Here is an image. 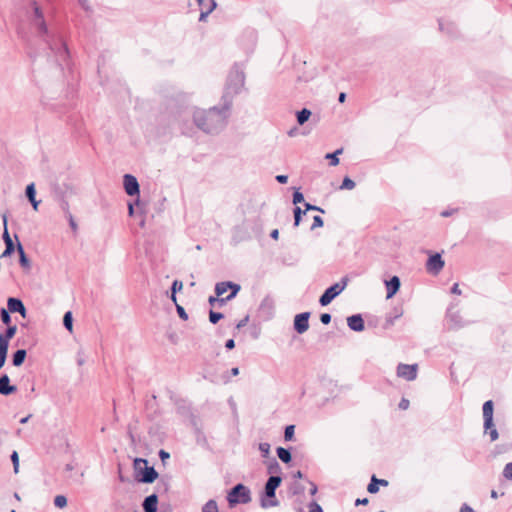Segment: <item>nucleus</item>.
I'll list each match as a JSON object with an SVG mask.
<instances>
[{
  "instance_id": "1",
  "label": "nucleus",
  "mask_w": 512,
  "mask_h": 512,
  "mask_svg": "<svg viewBox=\"0 0 512 512\" xmlns=\"http://www.w3.org/2000/svg\"><path fill=\"white\" fill-rule=\"evenodd\" d=\"M232 107L220 101L219 106L194 109V124L206 134L218 135L228 125Z\"/></svg>"
},
{
  "instance_id": "2",
  "label": "nucleus",
  "mask_w": 512,
  "mask_h": 512,
  "mask_svg": "<svg viewBox=\"0 0 512 512\" xmlns=\"http://www.w3.org/2000/svg\"><path fill=\"white\" fill-rule=\"evenodd\" d=\"M32 5L34 10V18L32 23L37 29L39 36L48 45L50 50L55 53L57 60L60 62H65L69 57V51L65 42L61 36L51 33L48 30L44 20L43 12L37 3L34 1Z\"/></svg>"
},
{
  "instance_id": "3",
  "label": "nucleus",
  "mask_w": 512,
  "mask_h": 512,
  "mask_svg": "<svg viewBox=\"0 0 512 512\" xmlns=\"http://www.w3.org/2000/svg\"><path fill=\"white\" fill-rule=\"evenodd\" d=\"M244 87V68L242 65L235 63L227 75L220 101L233 107L234 98L243 91Z\"/></svg>"
},
{
  "instance_id": "4",
  "label": "nucleus",
  "mask_w": 512,
  "mask_h": 512,
  "mask_svg": "<svg viewBox=\"0 0 512 512\" xmlns=\"http://www.w3.org/2000/svg\"><path fill=\"white\" fill-rule=\"evenodd\" d=\"M282 478L278 475H271L264 488V496L261 498V507L270 508L277 507L279 501L276 499V489L280 486Z\"/></svg>"
},
{
  "instance_id": "5",
  "label": "nucleus",
  "mask_w": 512,
  "mask_h": 512,
  "mask_svg": "<svg viewBox=\"0 0 512 512\" xmlns=\"http://www.w3.org/2000/svg\"><path fill=\"white\" fill-rule=\"evenodd\" d=\"M134 469L137 472V478L142 483H153L158 473L154 467L148 466V461L142 458H136L134 460Z\"/></svg>"
},
{
  "instance_id": "6",
  "label": "nucleus",
  "mask_w": 512,
  "mask_h": 512,
  "mask_svg": "<svg viewBox=\"0 0 512 512\" xmlns=\"http://www.w3.org/2000/svg\"><path fill=\"white\" fill-rule=\"evenodd\" d=\"M227 501L231 507L239 503L247 504L251 501V492L248 487L239 483L229 491Z\"/></svg>"
},
{
  "instance_id": "7",
  "label": "nucleus",
  "mask_w": 512,
  "mask_h": 512,
  "mask_svg": "<svg viewBox=\"0 0 512 512\" xmlns=\"http://www.w3.org/2000/svg\"><path fill=\"white\" fill-rule=\"evenodd\" d=\"M348 284V278L343 277L340 282H337L327 288L324 293L319 298V303L321 306H327L330 304L342 291L346 288Z\"/></svg>"
},
{
  "instance_id": "8",
  "label": "nucleus",
  "mask_w": 512,
  "mask_h": 512,
  "mask_svg": "<svg viewBox=\"0 0 512 512\" xmlns=\"http://www.w3.org/2000/svg\"><path fill=\"white\" fill-rule=\"evenodd\" d=\"M418 364H403L397 366V376L405 379L406 381H413L417 378Z\"/></svg>"
},
{
  "instance_id": "9",
  "label": "nucleus",
  "mask_w": 512,
  "mask_h": 512,
  "mask_svg": "<svg viewBox=\"0 0 512 512\" xmlns=\"http://www.w3.org/2000/svg\"><path fill=\"white\" fill-rule=\"evenodd\" d=\"M228 289H231V293L228 295V299H233L239 292L240 285L230 281L219 282L215 286L216 296H222L228 291Z\"/></svg>"
},
{
  "instance_id": "10",
  "label": "nucleus",
  "mask_w": 512,
  "mask_h": 512,
  "mask_svg": "<svg viewBox=\"0 0 512 512\" xmlns=\"http://www.w3.org/2000/svg\"><path fill=\"white\" fill-rule=\"evenodd\" d=\"M123 185L125 192L129 196L139 195V183L137 178L131 174H125L123 177Z\"/></svg>"
},
{
  "instance_id": "11",
  "label": "nucleus",
  "mask_w": 512,
  "mask_h": 512,
  "mask_svg": "<svg viewBox=\"0 0 512 512\" xmlns=\"http://www.w3.org/2000/svg\"><path fill=\"white\" fill-rule=\"evenodd\" d=\"M310 312L297 314L294 318V329L298 334L305 333L309 328Z\"/></svg>"
},
{
  "instance_id": "12",
  "label": "nucleus",
  "mask_w": 512,
  "mask_h": 512,
  "mask_svg": "<svg viewBox=\"0 0 512 512\" xmlns=\"http://www.w3.org/2000/svg\"><path fill=\"white\" fill-rule=\"evenodd\" d=\"M444 267V261L439 253L429 257L426 268L430 273L438 274Z\"/></svg>"
},
{
  "instance_id": "13",
  "label": "nucleus",
  "mask_w": 512,
  "mask_h": 512,
  "mask_svg": "<svg viewBox=\"0 0 512 512\" xmlns=\"http://www.w3.org/2000/svg\"><path fill=\"white\" fill-rule=\"evenodd\" d=\"M200 9L199 21H204L206 17L216 8L215 0H196Z\"/></svg>"
},
{
  "instance_id": "14",
  "label": "nucleus",
  "mask_w": 512,
  "mask_h": 512,
  "mask_svg": "<svg viewBox=\"0 0 512 512\" xmlns=\"http://www.w3.org/2000/svg\"><path fill=\"white\" fill-rule=\"evenodd\" d=\"M3 223H4V232H3V240L5 242V250L4 252L2 253L1 257H8L10 256L14 250H15V245L9 235V232H8V229H7V218L6 216L3 217Z\"/></svg>"
},
{
  "instance_id": "15",
  "label": "nucleus",
  "mask_w": 512,
  "mask_h": 512,
  "mask_svg": "<svg viewBox=\"0 0 512 512\" xmlns=\"http://www.w3.org/2000/svg\"><path fill=\"white\" fill-rule=\"evenodd\" d=\"M203 376L205 379H208L210 382L214 384H228L231 380L230 375H228V372L216 374L207 370L204 372Z\"/></svg>"
},
{
  "instance_id": "16",
  "label": "nucleus",
  "mask_w": 512,
  "mask_h": 512,
  "mask_svg": "<svg viewBox=\"0 0 512 512\" xmlns=\"http://www.w3.org/2000/svg\"><path fill=\"white\" fill-rule=\"evenodd\" d=\"M347 325L351 330L355 332H361L365 328L364 320L360 314L349 316L347 318Z\"/></svg>"
},
{
  "instance_id": "17",
  "label": "nucleus",
  "mask_w": 512,
  "mask_h": 512,
  "mask_svg": "<svg viewBox=\"0 0 512 512\" xmlns=\"http://www.w3.org/2000/svg\"><path fill=\"white\" fill-rule=\"evenodd\" d=\"M17 387L14 385H10V379L7 374H3L0 377V394L7 396L14 392H16Z\"/></svg>"
},
{
  "instance_id": "18",
  "label": "nucleus",
  "mask_w": 512,
  "mask_h": 512,
  "mask_svg": "<svg viewBox=\"0 0 512 512\" xmlns=\"http://www.w3.org/2000/svg\"><path fill=\"white\" fill-rule=\"evenodd\" d=\"M387 289V298L393 297L400 289L401 282L398 276H393L390 280L385 282Z\"/></svg>"
},
{
  "instance_id": "19",
  "label": "nucleus",
  "mask_w": 512,
  "mask_h": 512,
  "mask_svg": "<svg viewBox=\"0 0 512 512\" xmlns=\"http://www.w3.org/2000/svg\"><path fill=\"white\" fill-rule=\"evenodd\" d=\"M403 315V309L401 307H395L393 310L386 315L384 328L388 329L394 325L395 321Z\"/></svg>"
},
{
  "instance_id": "20",
  "label": "nucleus",
  "mask_w": 512,
  "mask_h": 512,
  "mask_svg": "<svg viewBox=\"0 0 512 512\" xmlns=\"http://www.w3.org/2000/svg\"><path fill=\"white\" fill-rule=\"evenodd\" d=\"M17 327L15 325L8 326L4 333H0V346L3 348L9 347V341L14 337L16 334Z\"/></svg>"
},
{
  "instance_id": "21",
  "label": "nucleus",
  "mask_w": 512,
  "mask_h": 512,
  "mask_svg": "<svg viewBox=\"0 0 512 512\" xmlns=\"http://www.w3.org/2000/svg\"><path fill=\"white\" fill-rule=\"evenodd\" d=\"M158 496L151 494L147 496L143 502V509L145 512H157Z\"/></svg>"
},
{
  "instance_id": "22",
  "label": "nucleus",
  "mask_w": 512,
  "mask_h": 512,
  "mask_svg": "<svg viewBox=\"0 0 512 512\" xmlns=\"http://www.w3.org/2000/svg\"><path fill=\"white\" fill-rule=\"evenodd\" d=\"M16 249L19 254V263L21 267L26 270H29L31 268V262L26 256L24 248L20 242L17 243Z\"/></svg>"
},
{
  "instance_id": "23",
  "label": "nucleus",
  "mask_w": 512,
  "mask_h": 512,
  "mask_svg": "<svg viewBox=\"0 0 512 512\" xmlns=\"http://www.w3.org/2000/svg\"><path fill=\"white\" fill-rule=\"evenodd\" d=\"M24 307L23 302L14 297H10L7 300V308L11 313H18Z\"/></svg>"
},
{
  "instance_id": "24",
  "label": "nucleus",
  "mask_w": 512,
  "mask_h": 512,
  "mask_svg": "<svg viewBox=\"0 0 512 512\" xmlns=\"http://www.w3.org/2000/svg\"><path fill=\"white\" fill-rule=\"evenodd\" d=\"M273 309H274L273 299L270 298L269 296H266L262 300L259 310L265 312L267 314V316L270 317L272 315Z\"/></svg>"
},
{
  "instance_id": "25",
  "label": "nucleus",
  "mask_w": 512,
  "mask_h": 512,
  "mask_svg": "<svg viewBox=\"0 0 512 512\" xmlns=\"http://www.w3.org/2000/svg\"><path fill=\"white\" fill-rule=\"evenodd\" d=\"M26 350L24 349H19L17 350L14 354H13V358H12V363L14 366H21L24 361H25V358H26Z\"/></svg>"
},
{
  "instance_id": "26",
  "label": "nucleus",
  "mask_w": 512,
  "mask_h": 512,
  "mask_svg": "<svg viewBox=\"0 0 512 512\" xmlns=\"http://www.w3.org/2000/svg\"><path fill=\"white\" fill-rule=\"evenodd\" d=\"M277 456L283 463H289L292 459V455L289 449L278 447L277 450Z\"/></svg>"
},
{
  "instance_id": "27",
  "label": "nucleus",
  "mask_w": 512,
  "mask_h": 512,
  "mask_svg": "<svg viewBox=\"0 0 512 512\" xmlns=\"http://www.w3.org/2000/svg\"><path fill=\"white\" fill-rule=\"evenodd\" d=\"M311 116V111L307 108H303L302 110L297 112V122L299 125H303Z\"/></svg>"
},
{
  "instance_id": "28",
  "label": "nucleus",
  "mask_w": 512,
  "mask_h": 512,
  "mask_svg": "<svg viewBox=\"0 0 512 512\" xmlns=\"http://www.w3.org/2000/svg\"><path fill=\"white\" fill-rule=\"evenodd\" d=\"M483 418H493V402L488 400L483 404Z\"/></svg>"
},
{
  "instance_id": "29",
  "label": "nucleus",
  "mask_w": 512,
  "mask_h": 512,
  "mask_svg": "<svg viewBox=\"0 0 512 512\" xmlns=\"http://www.w3.org/2000/svg\"><path fill=\"white\" fill-rule=\"evenodd\" d=\"M63 324H64V327L72 332V329H73V317H72V313L70 311L66 312L64 314V317H63Z\"/></svg>"
},
{
  "instance_id": "30",
  "label": "nucleus",
  "mask_w": 512,
  "mask_h": 512,
  "mask_svg": "<svg viewBox=\"0 0 512 512\" xmlns=\"http://www.w3.org/2000/svg\"><path fill=\"white\" fill-rule=\"evenodd\" d=\"M342 149H338L336 150L334 153H328L326 154V158L327 159H330V165L331 166H336L339 164V158H338V155L342 153Z\"/></svg>"
},
{
  "instance_id": "31",
  "label": "nucleus",
  "mask_w": 512,
  "mask_h": 512,
  "mask_svg": "<svg viewBox=\"0 0 512 512\" xmlns=\"http://www.w3.org/2000/svg\"><path fill=\"white\" fill-rule=\"evenodd\" d=\"M202 512H219L218 505L215 500H209L202 508Z\"/></svg>"
},
{
  "instance_id": "32",
  "label": "nucleus",
  "mask_w": 512,
  "mask_h": 512,
  "mask_svg": "<svg viewBox=\"0 0 512 512\" xmlns=\"http://www.w3.org/2000/svg\"><path fill=\"white\" fill-rule=\"evenodd\" d=\"M281 470V467L277 460L275 458H272L268 464V473L270 474H276L279 473Z\"/></svg>"
},
{
  "instance_id": "33",
  "label": "nucleus",
  "mask_w": 512,
  "mask_h": 512,
  "mask_svg": "<svg viewBox=\"0 0 512 512\" xmlns=\"http://www.w3.org/2000/svg\"><path fill=\"white\" fill-rule=\"evenodd\" d=\"M439 27H440V30H442V31L446 30L447 34H449V35L455 34L456 28L453 23L444 24L442 21H439Z\"/></svg>"
},
{
  "instance_id": "34",
  "label": "nucleus",
  "mask_w": 512,
  "mask_h": 512,
  "mask_svg": "<svg viewBox=\"0 0 512 512\" xmlns=\"http://www.w3.org/2000/svg\"><path fill=\"white\" fill-rule=\"evenodd\" d=\"M303 214H306V211L302 210L300 207L296 206L294 208V226L297 227L299 226L300 222H301V217Z\"/></svg>"
},
{
  "instance_id": "35",
  "label": "nucleus",
  "mask_w": 512,
  "mask_h": 512,
  "mask_svg": "<svg viewBox=\"0 0 512 512\" xmlns=\"http://www.w3.org/2000/svg\"><path fill=\"white\" fill-rule=\"evenodd\" d=\"M355 185L356 184L352 179H350L349 177H344L342 184L340 185V189L352 190L355 188Z\"/></svg>"
},
{
  "instance_id": "36",
  "label": "nucleus",
  "mask_w": 512,
  "mask_h": 512,
  "mask_svg": "<svg viewBox=\"0 0 512 512\" xmlns=\"http://www.w3.org/2000/svg\"><path fill=\"white\" fill-rule=\"evenodd\" d=\"M367 491L371 494H375L379 491V486L377 485V478L375 475L371 477V481L368 484Z\"/></svg>"
},
{
  "instance_id": "37",
  "label": "nucleus",
  "mask_w": 512,
  "mask_h": 512,
  "mask_svg": "<svg viewBox=\"0 0 512 512\" xmlns=\"http://www.w3.org/2000/svg\"><path fill=\"white\" fill-rule=\"evenodd\" d=\"M54 505L57 508H60V509L66 507V505H67V498L64 495H57L54 498Z\"/></svg>"
},
{
  "instance_id": "38",
  "label": "nucleus",
  "mask_w": 512,
  "mask_h": 512,
  "mask_svg": "<svg viewBox=\"0 0 512 512\" xmlns=\"http://www.w3.org/2000/svg\"><path fill=\"white\" fill-rule=\"evenodd\" d=\"M294 431H295V426L294 425H288L285 427V431H284V439L286 441H292L293 438H294Z\"/></svg>"
},
{
  "instance_id": "39",
  "label": "nucleus",
  "mask_w": 512,
  "mask_h": 512,
  "mask_svg": "<svg viewBox=\"0 0 512 512\" xmlns=\"http://www.w3.org/2000/svg\"><path fill=\"white\" fill-rule=\"evenodd\" d=\"M223 317H224V315L222 313H220V312H215L213 310H210V312H209V321L212 324H216Z\"/></svg>"
},
{
  "instance_id": "40",
  "label": "nucleus",
  "mask_w": 512,
  "mask_h": 512,
  "mask_svg": "<svg viewBox=\"0 0 512 512\" xmlns=\"http://www.w3.org/2000/svg\"><path fill=\"white\" fill-rule=\"evenodd\" d=\"M290 492L292 495H302L304 493V487L299 483H294L290 488Z\"/></svg>"
},
{
  "instance_id": "41",
  "label": "nucleus",
  "mask_w": 512,
  "mask_h": 512,
  "mask_svg": "<svg viewBox=\"0 0 512 512\" xmlns=\"http://www.w3.org/2000/svg\"><path fill=\"white\" fill-rule=\"evenodd\" d=\"M9 313L10 311L5 308H2L0 310L1 321L6 325H8L11 322V316Z\"/></svg>"
},
{
  "instance_id": "42",
  "label": "nucleus",
  "mask_w": 512,
  "mask_h": 512,
  "mask_svg": "<svg viewBox=\"0 0 512 512\" xmlns=\"http://www.w3.org/2000/svg\"><path fill=\"white\" fill-rule=\"evenodd\" d=\"M259 450L263 457H268L270 454V444L267 442L260 443Z\"/></svg>"
},
{
  "instance_id": "43",
  "label": "nucleus",
  "mask_w": 512,
  "mask_h": 512,
  "mask_svg": "<svg viewBox=\"0 0 512 512\" xmlns=\"http://www.w3.org/2000/svg\"><path fill=\"white\" fill-rule=\"evenodd\" d=\"M503 476L508 480H512V462L505 465L503 469Z\"/></svg>"
},
{
  "instance_id": "44",
  "label": "nucleus",
  "mask_w": 512,
  "mask_h": 512,
  "mask_svg": "<svg viewBox=\"0 0 512 512\" xmlns=\"http://www.w3.org/2000/svg\"><path fill=\"white\" fill-rule=\"evenodd\" d=\"M308 508H309L308 512H323L322 507L315 500H312L308 504Z\"/></svg>"
},
{
  "instance_id": "45",
  "label": "nucleus",
  "mask_w": 512,
  "mask_h": 512,
  "mask_svg": "<svg viewBox=\"0 0 512 512\" xmlns=\"http://www.w3.org/2000/svg\"><path fill=\"white\" fill-rule=\"evenodd\" d=\"M25 193L28 199H33L35 197L36 191L34 183H31L26 187Z\"/></svg>"
},
{
  "instance_id": "46",
  "label": "nucleus",
  "mask_w": 512,
  "mask_h": 512,
  "mask_svg": "<svg viewBox=\"0 0 512 512\" xmlns=\"http://www.w3.org/2000/svg\"><path fill=\"white\" fill-rule=\"evenodd\" d=\"M176 310H177V313L179 315V317L182 319V320H188V314L187 312L185 311L184 307L179 305L178 303H176Z\"/></svg>"
},
{
  "instance_id": "47",
  "label": "nucleus",
  "mask_w": 512,
  "mask_h": 512,
  "mask_svg": "<svg viewBox=\"0 0 512 512\" xmlns=\"http://www.w3.org/2000/svg\"><path fill=\"white\" fill-rule=\"evenodd\" d=\"M7 348L0 346V369L4 366L7 358Z\"/></svg>"
},
{
  "instance_id": "48",
  "label": "nucleus",
  "mask_w": 512,
  "mask_h": 512,
  "mask_svg": "<svg viewBox=\"0 0 512 512\" xmlns=\"http://www.w3.org/2000/svg\"><path fill=\"white\" fill-rule=\"evenodd\" d=\"M323 224H324L323 219L320 216H314L311 229L314 230L315 228L322 227Z\"/></svg>"
},
{
  "instance_id": "49",
  "label": "nucleus",
  "mask_w": 512,
  "mask_h": 512,
  "mask_svg": "<svg viewBox=\"0 0 512 512\" xmlns=\"http://www.w3.org/2000/svg\"><path fill=\"white\" fill-rule=\"evenodd\" d=\"M304 201V196L303 194L299 191V190H296L293 194V203L294 204H298V203H301Z\"/></svg>"
},
{
  "instance_id": "50",
  "label": "nucleus",
  "mask_w": 512,
  "mask_h": 512,
  "mask_svg": "<svg viewBox=\"0 0 512 512\" xmlns=\"http://www.w3.org/2000/svg\"><path fill=\"white\" fill-rule=\"evenodd\" d=\"M182 288H183L182 281L174 280V282L172 283L171 291L173 293H177L178 291L182 290Z\"/></svg>"
},
{
  "instance_id": "51",
  "label": "nucleus",
  "mask_w": 512,
  "mask_h": 512,
  "mask_svg": "<svg viewBox=\"0 0 512 512\" xmlns=\"http://www.w3.org/2000/svg\"><path fill=\"white\" fill-rule=\"evenodd\" d=\"M493 428H495V426L493 424V418H490V420L488 418H484V429H485V432H489Z\"/></svg>"
},
{
  "instance_id": "52",
  "label": "nucleus",
  "mask_w": 512,
  "mask_h": 512,
  "mask_svg": "<svg viewBox=\"0 0 512 512\" xmlns=\"http://www.w3.org/2000/svg\"><path fill=\"white\" fill-rule=\"evenodd\" d=\"M294 510L296 512H305L303 507V501L301 499L297 498L294 501Z\"/></svg>"
},
{
  "instance_id": "53",
  "label": "nucleus",
  "mask_w": 512,
  "mask_h": 512,
  "mask_svg": "<svg viewBox=\"0 0 512 512\" xmlns=\"http://www.w3.org/2000/svg\"><path fill=\"white\" fill-rule=\"evenodd\" d=\"M11 460L13 462L14 471L17 472L18 471V466H19V457H18V453L16 451H14L12 453Z\"/></svg>"
},
{
  "instance_id": "54",
  "label": "nucleus",
  "mask_w": 512,
  "mask_h": 512,
  "mask_svg": "<svg viewBox=\"0 0 512 512\" xmlns=\"http://www.w3.org/2000/svg\"><path fill=\"white\" fill-rule=\"evenodd\" d=\"M304 206H305V211L306 212L309 211V210H313V211H319L321 213H324V210L322 208H320L318 206H315V205H312L310 203H305Z\"/></svg>"
},
{
  "instance_id": "55",
  "label": "nucleus",
  "mask_w": 512,
  "mask_h": 512,
  "mask_svg": "<svg viewBox=\"0 0 512 512\" xmlns=\"http://www.w3.org/2000/svg\"><path fill=\"white\" fill-rule=\"evenodd\" d=\"M320 321L324 324V325H328L330 322H331V315L329 313H323L321 314L320 316Z\"/></svg>"
},
{
  "instance_id": "56",
  "label": "nucleus",
  "mask_w": 512,
  "mask_h": 512,
  "mask_svg": "<svg viewBox=\"0 0 512 512\" xmlns=\"http://www.w3.org/2000/svg\"><path fill=\"white\" fill-rule=\"evenodd\" d=\"M309 484H310L309 494H310L311 496H315V495H316V493L318 492V487H317V485H316L314 482H312V481H309Z\"/></svg>"
},
{
  "instance_id": "57",
  "label": "nucleus",
  "mask_w": 512,
  "mask_h": 512,
  "mask_svg": "<svg viewBox=\"0 0 512 512\" xmlns=\"http://www.w3.org/2000/svg\"><path fill=\"white\" fill-rule=\"evenodd\" d=\"M409 407V400L406 398H402L399 403V408L402 410H406Z\"/></svg>"
},
{
  "instance_id": "58",
  "label": "nucleus",
  "mask_w": 512,
  "mask_h": 512,
  "mask_svg": "<svg viewBox=\"0 0 512 512\" xmlns=\"http://www.w3.org/2000/svg\"><path fill=\"white\" fill-rule=\"evenodd\" d=\"M491 441H496L498 439V431L496 428L491 429L489 432Z\"/></svg>"
},
{
  "instance_id": "59",
  "label": "nucleus",
  "mask_w": 512,
  "mask_h": 512,
  "mask_svg": "<svg viewBox=\"0 0 512 512\" xmlns=\"http://www.w3.org/2000/svg\"><path fill=\"white\" fill-rule=\"evenodd\" d=\"M248 321H249V316L244 317L242 320H240L237 323L236 328L240 329V328L244 327L247 324Z\"/></svg>"
},
{
  "instance_id": "60",
  "label": "nucleus",
  "mask_w": 512,
  "mask_h": 512,
  "mask_svg": "<svg viewBox=\"0 0 512 512\" xmlns=\"http://www.w3.org/2000/svg\"><path fill=\"white\" fill-rule=\"evenodd\" d=\"M460 512H476L472 507H470L468 504L464 503L461 508Z\"/></svg>"
},
{
  "instance_id": "61",
  "label": "nucleus",
  "mask_w": 512,
  "mask_h": 512,
  "mask_svg": "<svg viewBox=\"0 0 512 512\" xmlns=\"http://www.w3.org/2000/svg\"><path fill=\"white\" fill-rule=\"evenodd\" d=\"M276 180L281 183V184H285L287 183L288 181V176L287 175H277L276 176Z\"/></svg>"
},
{
  "instance_id": "62",
  "label": "nucleus",
  "mask_w": 512,
  "mask_h": 512,
  "mask_svg": "<svg viewBox=\"0 0 512 512\" xmlns=\"http://www.w3.org/2000/svg\"><path fill=\"white\" fill-rule=\"evenodd\" d=\"M159 457L162 461H165L166 459H168L170 457V454L168 452H166L165 450H160Z\"/></svg>"
},
{
  "instance_id": "63",
  "label": "nucleus",
  "mask_w": 512,
  "mask_h": 512,
  "mask_svg": "<svg viewBox=\"0 0 512 512\" xmlns=\"http://www.w3.org/2000/svg\"><path fill=\"white\" fill-rule=\"evenodd\" d=\"M78 3L81 5V7L85 10V11H90V7L88 5V1L87 0H77Z\"/></svg>"
},
{
  "instance_id": "64",
  "label": "nucleus",
  "mask_w": 512,
  "mask_h": 512,
  "mask_svg": "<svg viewBox=\"0 0 512 512\" xmlns=\"http://www.w3.org/2000/svg\"><path fill=\"white\" fill-rule=\"evenodd\" d=\"M225 347L229 350L233 349L235 347V341L233 339H229L225 343Z\"/></svg>"
}]
</instances>
